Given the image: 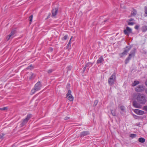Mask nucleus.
<instances>
[{
    "instance_id": "obj_1",
    "label": "nucleus",
    "mask_w": 147,
    "mask_h": 147,
    "mask_svg": "<svg viewBox=\"0 0 147 147\" xmlns=\"http://www.w3.org/2000/svg\"><path fill=\"white\" fill-rule=\"evenodd\" d=\"M137 99L138 101L142 104H145L147 101L146 96L144 94L140 93L137 94Z\"/></svg>"
},
{
    "instance_id": "obj_2",
    "label": "nucleus",
    "mask_w": 147,
    "mask_h": 147,
    "mask_svg": "<svg viewBox=\"0 0 147 147\" xmlns=\"http://www.w3.org/2000/svg\"><path fill=\"white\" fill-rule=\"evenodd\" d=\"M115 73H113L110 78H109L108 83L110 86H112L116 80V77Z\"/></svg>"
},
{
    "instance_id": "obj_3",
    "label": "nucleus",
    "mask_w": 147,
    "mask_h": 147,
    "mask_svg": "<svg viewBox=\"0 0 147 147\" xmlns=\"http://www.w3.org/2000/svg\"><path fill=\"white\" fill-rule=\"evenodd\" d=\"M131 46L129 47L127 46H126L124 49L123 52L119 54L120 57H121L124 55H127L128 51L131 49Z\"/></svg>"
},
{
    "instance_id": "obj_4",
    "label": "nucleus",
    "mask_w": 147,
    "mask_h": 147,
    "mask_svg": "<svg viewBox=\"0 0 147 147\" xmlns=\"http://www.w3.org/2000/svg\"><path fill=\"white\" fill-rule=\"evenodd\" d=\"M31 117V115L29 114H28L26 118L24 119L22 122L21 123V126H23L25 125L28 122V121Z\"/></svg>"
},
{
    "instance_id": "obj_5",
    "label": "nucleus",
    "mask_w": 147,
    "mask_h": 147,
    "mask_svg": "<svg viewBox=\"0 0 147 147\" xmlns=\"http://www.w3.org/2000/svg\"><path fill=\"white\" fill-rule=\"evenodd\" d=\"M123 32L125 35L129 36L130 34L132 33V29L128 26H127L126 29L124 30Z\"/></svg>"
},
{
    "instance_id": "obj_6",
    "label": "nucleus",
    "mask_w": 147,
    "mask_h": 147,
    "mask_svg": "<svg viewBox=\"0 0 147 147\" xmlns=\"http://www.w3.org/2000/svg\"><path fill=\"white\" fill-rule=\"evenodd\" d=\"M144 89L143 85H140L136 87L135 90L137 92H141L144 90Z\"/></svg>"
},
{
    "instance_id": "obj_7",
    "label": "nucleus",
    "mask_w": 147,
    "mask_h": 147,
    "mask_svg": "<svg viewBox=\"0 0 147 147\" xmlns=\"http://www.w3.org/2000/svg\"><path fill=\"white\" fill-rule=\"evenodd\" d=\"M71 91L70 90H69L68 91L67 94H66V96L67 97V99L70 101H72L74 100V97L71 94Z\"/></svg>"
},
{
    "instance_id": "obj_8",
    "label": "nucleus",
    "mask_w": 147,
    "mask_h": 147,
    "mask_svg": "<svg viewBox=\"0 0 147 147\" xmlns=\"http://www.w3.org/2000/svg\"><path fill=\"white\" fill-rule=\"evenodd\" d=\"M42 86V84L40 81H38L35 85L34 88L36 90L38 91L41 89V88Z\"/></svg>"
},
{
    "instance_id": "obj_9",
    "label": "nucleus",
    "mask_w": 147,
    "mask_h": 147,
    "mask_svg": "<svg viewBox=\"0 0 147 147\" xmlns=\"http://www.w3.org/2000/svg\"><path fill=\"white\" fill-rule=\"evenodd\" d=\"M89 134L90 133L88 131H84L80 133L79 136L80 137H83L85 136L89 135Z\"/></svg>"
},
{
    "instance_id": "obj_10",
    "label": "nucleus",
    "mask_w": 147,
    "mask_h": 147,
    "mask_svg": "<svg viewBox=\"0 0 147 147\" xmlns=\"http://www.w3.org/2000/svg\"><path fill=\"white\" fill-rule=\"evenodd\" d=\"M58 9L57 7H56L55 8L53 9H52V16H55L58 11Z\"/></svg>"
},
{
    "instance_id": "obj_11",
    "label": "nucleus",
    "mask_w": 147,
    "mask_h": 147,
    "mask_svg": "<svg viewBox=\"0 0 147 147\" xmlns=\"http://www.w3.org/2000/svg\"><path fill=\"white\" fill-rule=\"evenodd\" d=\"M132 105L135 108H140V105L136 101H134L133 102Z\"/></svg>"
},
{
    "instance_id": "obj_12",
    "label": "nucleus",
    "mask_w": 147,
    "mask_h": 147,
    "mask_svg": "<svg viewBox=\"0 0 147 147\" xmlns=\"http://www.w3.org/2000/svg\"><path fill=\"white\" fill-rule=\"evenodd\" d=\"M134 112L137 114L139 115H142L144 113V111L138 109H135L134 111Z\"/></svg>"
},
{
    "instance_id": "obj_13",
    "label": "nucleus",
    "mask_w": 147,
    "mask_h": 147,
    "mask_svg": "<svg viewBox=\"0 0 147 147\" xmlns=\"http://www.w3.org/2000/svg\"><path fill=\"white\" fill-rule=\"evenodd\" d=\"M136 51V49L135 48H134L131 51L129 55V56L134 57L135 55V54Z\"/></svg>"
},
{
    "instance_id": "obj_14",
    "label": "nucleus",
    "mask_w": 147,
    "mask_h": 147,
    "mask_svg": "<svg viewBox=\"0 0 147 147\" xmlns=\"http://www.w3.org/2000/svg\"><path fill=\"white\" fill-rule=\"evenodd\" d=\"M104 61V60L103 57L102 56H101L99 58L98 60L97 61L96 63L98 64L100 63H102L103 61Z\"/></svg>"
},
{
    "instance_id": "obj_15",
    "label": "nucleus",
    "mask_w": 147,
    "mask_h": 147,
    "mask_svg": "<svg viewBox=\"0 0 147 147\" xmlns=\"http://www.w3.org/2000/svg\"><path fill=\"white\" fill-rule=\"evenodd\" d=\"M30 76L29 77V79L30 80L34 79L35 77V75L32 73H30Z\"/></svg>"
},
{
    "instance_id": "obj_16",
    "label": "nucleus",
    "mask_w": 147,
    "mask_h": 147,
    "mask_svg": "<svg viewBox=\"0 0 147 147\" xmlns=\"http://www.w3.org/2000/svg\"><path fill=\"white\" fill-rule=\"evenodd\" d=\"M132 57V56H129H129L125 60V64H127L129 63V61L131 59Z\"/></svg>"
},
{
    "instance_id": "obj_17",
    "label": "nucleus",
    "mask_w": 147,
    "mask_h": 147,
    "mask_svg": "<svg viewBox=\"0 0 147 147\" xmlns=\"http://www.w3.org/2000/svg\"><path fill=\"white\" fill-rule=\"evenodd\" d=\"M137 13L136 10L134 9L131 11V16H135L136 15Z\"/></svg>"
},
{
    "instance_id": "obj_18",
    "label": "nucleus",
    "mask_w": 147,
    "mask_h": 147,
    "mask_svg": "<svg viewBox=\"0 0 147 147\" xmlns=\"http://www.w3.org/2000/svg\"><path fill=\"white\" fill-rule=\"evenodd\" d=\"M139 83V82L138 81L135 80L132 83V85L133 86H135Z\"/></svg>"
},
{
    "instance_id": "obj_19",
    "label": "nucleus",
    "mask_w": 147,
    "mask_h": 147,
    "mask_svg": "<svg viewBox=\"0 0 147 147\" xmlns=\"http://www.w3.org/2000/svg\"><path fill=\"white\" fill-rule=\"evenodd\" d=\"M138 140L139 142L141 143H143L145 142V139L143 138H140L138 139Z\"/></svg>"
},
{
    "instance_id": "obj_20",
    "label": "nucleus",
    "mask_w": 147,
    "mask_h": 147,
    "mask_svg": "<svg viewBox=\"0 0 147 147\" xmlns=\"http://www.w3.org/2000/svg\"><path fill=\"white\" fill-rule=\"evenodd\" d=\"M127 23L128 25L129 26H132L135 24V23L133 22H131L128 20L127 21Z\"/></svg>"
},
{
    "instance_id": "obj_21",
    "label": "nucleus",
    "mask_w": 147,
    "mask_h": 147,
    "mask_svg": "<svg viewBox=\"0 0 147 147\" xmlns=\"http://www.w3.org/2000/svg\"><path fill=\"white\" fill-rule=\"evenodd\" d=\"M13 38V36H12L11 35L9 34V35H8L7 36L6 39L8 41V40H9V39H12Z\"/></svg>"
},
{
    "instance_id": "obj_22",
    "label": "nucleus",
    "mask_w": 147,
    "mask_h": 147,
    "mask_svg": "<svg viewBox=\"0 0 147 147\" xmlns=\"http://www.w3.org/2000/svg\"><path fill=\"white\" fill-rule=\"evenodd\" d=\"M142 30L143 32H146L147 30V26H145L143 27Z\"/></svg>"
},
{
    "instance_id": "obj_23",
    "label": "nucleus",
    "mask_w": 147,
    "mask_h": 147,
    "mask_svg": "<svg viewBox=\"0 0 147 147\" xmlns=\"http://www.w3.org/2000/svg\"><path fill=\"white\" fill-rule=\"evenodd\" d=\"M93 63L91 62H88L86 63V65L87 67H90L92 66Z\"/></svg>"
},
{
    "instance_id": "obj_24",
    "label": "nucleus",
    "mask_w": 147,
    "mask_h": 147,
    "mask_svg": "<svg viewBox=\"0 0 147 147\" xmlns=\"http://www.w3.org/2000/svg\"><path fill=\"white\" fill-rule=\"evenodd\" d=\"M71 38L69 42H68V44H67L66 46V48L67 49H69V47H71Z\"/></svg>"
},
{
    "instance_id": "obj_25",
    "label": "nucleus",
    "mask_w": 147,
    "mask_h": 147,
    "mask_svg": "<svg viewBox=\"0 0 147 147\" xmlns=\"http://www.w3.org/2000/svg\"><path fill=\"white\" fill-rule=\"evenodd\" d=\"M16 33V31L15 30H12L10 34V35H11L12 36H13V37H14V34H15Z\"/></svg>"
},
{
    "instance_id": "obj_26",
    "label": "nucleus",
    "mask_w": 147,
    "mask_h": 147,
    "mask_svg": "<svg viewBox=\"0 0 147 147\" xmlns=\"http://www.w3.org/2000/svg\"><path fill=\"white\" fill-rule=\"evenodd\" d=\"M111 112L113 116H115L116 115V112L115 110H111Z\"/></svg>"
},
{
    "instance_id": "obj_27",
    "label": "nucleus",
    "mask_w": 147,
    "mask_h": 147,
    "mask_svg": "<svg viewBox=\"0 0 147 147\" xmlns=\"http://www.w3.org/2000/svg\"><path fill=\"white\" fill-rule=\"evenodd\" d=\"M137 136V135L136 134H130L129 135V137L132 138H134Z\"/></svg>"
},
{
    "instance_id": "obj_28",
    "label": "nucleus",
    "mask_w": 147,
    "mask_h": 147,
    "mask_svg": "<svg viewBox=\"0 0 147 147\" xmlns=\"http://www.w3.org/2000/svg\"><path fill=\"white\" fill-rule=\"evenodd\" d=\"M36 91H37L34 88L33 89H32L31 90V93H32V94H34L36 92Z\"/></svg>"
},
{
    "instance_id": "obj_29",
    "label": "nucleus",
    "mask_w": 147,
    "mask_h": 147,
    "mask_svg": "<svg viewBox=\"0 0 147 147\" xmlns=\"http://www.w3.org/2000/svg\"><path fill=\"white\" fill-rule=\"evenodd\" d=\"M54 71V69H50L48 70L47 71V73L49 74H51L52 73V72Z\"/></svg>"
},
{
    "instance_id": "obj_30",
    "label": "nucleus",
    "mask_w": 147,
    "mask_h": 147,
    "mask_svg": "<svg viewBox=\"0 0 147 147\" xmlns=\"http://www.w3.org/2000/svg\"><path fill=\"white\" fill-rule=\"evenodd\" d=\"M98 102V101L97 100H96L94 101L93 106H95L97 104Z\"/></svg>"
},
{
    "instance_id": "obj_31",
    "label": "nucleus",
    "mask_w": 147,
    "mask_h": 147,
    "mask_svg": "<svg viewBox=\"0 0 147 147\" xmlns=\"http://www.w3.org/2000/svg\"><path fill=\"white\" fill-rule=\"evenodd\" d=\"M125 107L123 106L122 105L120 107V108L121 111H125Z\"/></svg>"
},
{
    "instance_id": "obj_32",
    "label": "nucleus",
    "mask_w": 147,
    "mask_h": 147,
    "mask_svg": "<svg viewBox=\"0 0 147 147\" xmlns=\"http://www.w3.org/2000/svg\"><path fill=\"white\" fill-rule=\"evenodd\" d=\"M33 18V16L32 15L30 16L29 18V20L30 21V24H31V22L32 21Z\"/></svg>"
},
{
    "instance_id": "obj_33",
    "label": "nucleus",
    "mask_w": 147,
    "mask_h": 147,
    "mask_svg": "<svg viewBox=\"0 0 147 147\" xmlns=\"http://www.w3.org/2000/svg\"><path fill=\"white\" fill-rule=\"evenodd\" d=\"M5 134L3 133H2L0 135V138L1 139H3V136H4Z\"/></svg>"
},
{
    "instance_id": "obj_34",
    "label": "nucleus",
    "mask_w": 147,
    "mask_h": 147,
    "mask_svg": "<svg viewBox=\"0 0 147 147\" xmlns=\"http://www.w3.org/2000/svg\"><path fill=\"white\" fill-rule=\"evenodd\" d=\"M68 36L67 35H66L65 36L62 38V40H66Z\"/></svg>"
},
{
    "instance_id": "obj_35",
    "label": "nucleus",
    "mask_w": 147,
    "mask_h": 147,
    "mask_svg": "<svg viewBox=\"0 0 147 147\" xmlns=\"http://www.w3.org/2000/svg\"><path fill=\"white\" fill-rule=\"evenodd\" d=\"M7 109V107H4L3 108H0V110L3 111V110H6Z\"/></svg>"
},
{
    "instance_id": "obj_36",
    "label": "nucleus",
    "mask_w": 147,
    "mask_h": 147,
    "mask_svg": "<svg viewBox=\"0 0 147 147\" xmlns=\"http://www.w3.org/2000/svg\"><path fill=\"white\" fill-rule=\"evenodd\" d=\"M67 69L68 70H70L71 69V66H69L66 67Z\"/></svg>"
},
{
    "instance_id": "obj_37",
    "label": "nucleus",
    "mask_w": 147,
    "mask_h": 147,
    "mask_svg": "<svg viewBox=\"0 0 147 147\" xmlns=\"http://www.w3.org/2000/svg\"><path fill=\"white\" fill-rule=\"evenodd\" d=\"M143 109L146 111H147V105L144 106L143 107Z\"/></svg>"
},
{
    "instance_id": "obj_38",
    "label": "nucleus",
    "mask_w": 147,
    "mask_h": 147,
    "mask_svg": "<svg viewBox=\"0 0 147 147\" xmlns=\"http://www.w3.org/2000/svg\"><path fill=\"white\" fill-rule=\"evenodd\" d=\"M139 25H136L135 26L134 28L138 30L139 29Z\"/></svg>"
},
{
    "instance_id": "obj_39",
    "label": "nucleus",
    "mask_w": 147,
    "mask_h": 147,
    "mask_svg": "<svg viewBox=\"0 0 147 147\" xmlns=\"http://www.w3.org/2000/svg\"><path fill=\"white\" fill-rule=\"evenodd\" d=\"M87 67L86 66V65L83 68V71L84 72L86 69V67Z\"/></svg>"
},
{
    "instance_id": "obj_40",
    "label": "nucleus",
    "mask_w": 147,
    "mask_h": 147,
    "mask_svg": "<svg viewBox=\"0 0 147 147\" xmlns=\"http://www.w3.org/2000/svg\"><path fill=\"white\" fill-rule=\"evenodd\" d=\"M69 117H65L64 119L65 120H67V119H69Z\"/></svg>"
},
{
    "instance_id": "obj_41",
    "label": "nucleus",
    "mask_w": 147,
    "mask_h": 147,
    "mask_svg": "<svg viewBox=\"0 0 147 147\" xmlns=\"http://www.w3.org/2000/svg\"><path fill=\"white\" fill-rule=\"evenodd\" d=\"M134 19L133 18H131L129 19L128 20V21H134Z\"/></svg>"
},
{
    "instance_id": "obj_42",
    "label": "nucleus",
    "mask_w": 147,
    "mask_h": 147,
    "mask_svg": "<svg viewBox=\"0 0 147 147\" xmlns=\"http://www.w3.org/2000/svg\"><path fill=\"white\" fill-rule=\"evenodd\" d=\"M145 12H147V7L146 6L145 7Z\"/></svg>"
},
{
    "instance_id": "obj_43",
    "label": "nucleus",
    "mask_w": 147,
    "mask_h": 147,
    "mask_svg": "<svg viewBox=\"0 0 147 147\" xmlns=\"http://www.w3.org/2000/svg\"><path fill=\"white\" fill-rule=\"evenodd\" d=\"M144 16L145 17L147 16V12H145L144 15Z\"/></svg>"
},
{
    "instance_id": "obj_44",
    "label": "nucleus",
    "mask_w": 147,
    "mask_h": 147,
    "mask_svg": "<svg viewBox=\"0 0 147 147\" xmlns=\"http://www.w3.org/2000/svg\"><path fill=\"white\" fill-rule=\"evenodd\" d=\"M134 117L135 119H137L138 118V116L135 115L134 116Z\"/></svg>"
},
{
    "instance_id": "obj_45",
    "label": "nucleus",
    "mask_w": 147,
    "mask_h": 147,
    "mask_svg": "<svg viewBox=\"0 0 147 147\" xmlns=\"http://www.w3.org/2000/svg\"><path fill=\"white\" fill-rule=\"evenodd\" d=\"M32 66V65H30V66H29L28 67V68L29 69H30V67Z\"/></svg>"
},
{
    "instance_id": "obj_46",
    "label": "nucleus",
    "mask_w": 147,
    "mask_h": 147,
    "mask_svg": "<svg viewBox=\"0 0 147 147\" xmlns=\"http://www.w3.org/2000/svg\"><path fill=\"white\" fill-rule=\"evenodd\" d=\"M145 92L147 94V88L145 90Z\"/></svg>"
},
{
    "instance_id": "obj_47",
    "label": "nucleus",
    "mask_w": 147,
    "mask_h": 147,
    "mask_svg": "<svg viewBox=\"0 0 147 147\" xmlns=\"http://www.w3.org/2000/svg\"><path fill=\"white\" fill-rule=\"evenodd\" d=\"M50 15H49L47 17V19H48V18H49V17H50Z\"/></svg>"
},
{
    "instance_id": "obj_48",
    "label": "nucleus",
    "mask_w": 147,
    "mask_h": 147,
    "mask_svg": "<svg viewBox=\"0 0 147 147\" xmlns=\"http://www.w3.org/2000/svg\"><path fill=\"white\" fill-rule=\"evenodd\" d=\"M145 84L147 86V80L145 82Z\"/></svg>"
},
{
    "instance_id": "obj_49",
    "label": "nucleus",
    "mask_w": 147,
    "mask_h": 147,
    "mask_svg": "<svg viewBox=\"0 0 147 147\" xmlns=\"http://www.w3.org/2000/svg\"><path fill=\"white\" fill-rule=\"evenodd\" d=\"M107 21V20H105L104 21V22H106Z\"/></svg>"
}]
</instances>
